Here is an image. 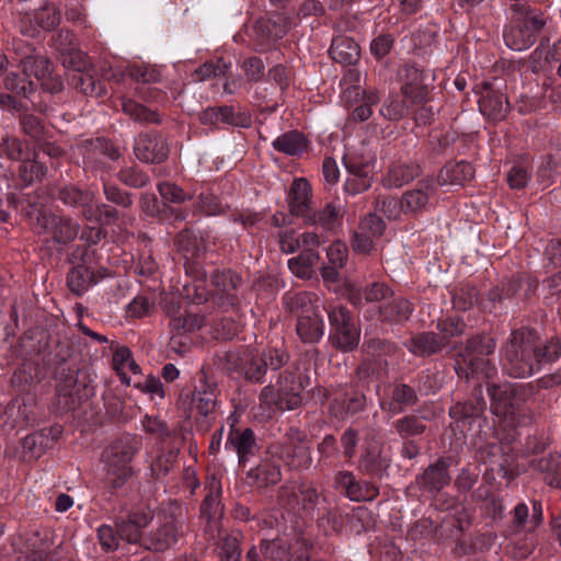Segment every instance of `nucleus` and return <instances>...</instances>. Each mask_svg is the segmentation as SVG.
<instances>
[{
  "label": "nucleus",
  "instance_id": "f257e3e1",
  "mask_svg": "<svg viewBox=\"0 0 561 561\" xmlns=\"http://www.w3.org/2000/svg\"><path fill=\"white\" fill-rule=\"evenodd\" d=\"M496 343L491 336L477 335L469 339L459 352L455 370L459 378L469 380L477 377L486 381V390L491 400V411L511 426H518L524 410L516 398V388L512 383H495L496 365L489 358L494 353Z\"/></svg>",
  "mask_w": 561,
  "mask_h": 561
},
{
  "label": "nucleus",
  "instance_id": "f03ea898",
  "mask_svg": "<svg viewBox=\"0 0 561 561\" xmlns=\"http://www.w3.org/2000/svg\"><path fill=\"white\" fill-rule=\"evenodd\" d=\"M561 355L558 339L541 342L533 330H515L504 347V370L514 378H527Z\"/></svg>",
  "mask_w": 561,
  "mask_h": 561
},
{
  "label": "nucleus",
  "instance_id": "7ed1b4c3",
  "mask_svg": "<svg viewBox=\"0 0 561 561\" xmlns=\"http://www.w3.org/2000/svg\"><path fill=\"white\" fill-rule=\"evenodd\" d=\"M314 295L297 293L286 298L290 310L300 311L297 319L296 331L305 343H318L324 334V322L317 307L312 305Z\"/></svg>",
  "mask_w": 561,
  "mask_h": 561
},
{
  "label": "nucleus",
  "instance_id": "20e7f679",
  "mask_svg": "<svg viewBox=\"0 0 561 561\" xmlns=\"http://www.w3.org/2000/svg\"><path fill=\"white\" fill-rule=\"evenodd\" d=\"M409 81L402 85L403 100L399 95H390L380 108V114L389 121H399L409 114L411 106L423 103L427 99V89L422 81L423 73L417 69L408 70Z\"/></svg>",
  "mask_w": 561,
  "mask_h": 561
},
{
  "label": "nucleus",
  "instance_id": "39448f33",
  "mask_svg": "<svg viewBox=\"0 0 561 561\" xmlns=\"http://www.w3.org/2000/svg\"><path fill=\"white\" fill-rule=\"evenodd\" d=\"M135 448L128 440H115L103 453L106 481L111 491L122 488L131 477L130 461Z\"/></svg>",
  "mask_w": 561,
  "mask_h": 561
},
{
  "label": "nucleus",
  "instance_id": "423d86ee",
  "mask_svg": "<svg viewBox=\"0 0 561 561\" xmlns=\"http://www.w3.org/2000/svg\"><path fill=\"white\" fill-rule=\"evenodd\" d=\"M545 23L543 15L540 12L527 11L520 13L504 31L505 45L516 51L528 49L535 44L537 34Z\"/></svg>",
  "mask_w": 561,
  "mask_h": 561
},
{
  "label": "nucleus",
  "instance_id": "0eeeda50",
  "mask_svg": "<svg viewBox=\"0 0 561 561\" xmlns=\"http://www.w3.org/2000/svg\"><path fill=\"white\" fill-rule=\"evenodd\" d=\"M287 362L288 355L282 350L270 348L262 354L251 351L241 358L240 370L248 380L263 383L267 369L278 370Z\"/></svg>",
  "mask_w": 561,
  "mask_h": 561
},
{
  "label": "nucleus",
  "instance_id": "6e6552de",
  "mask_svg": "<svg viewBox=\"0 0 561 561\" xmlns=\"http://www.w3.org/2000/svg\"><path fill=\"white\" fill-rule=\"evenodd\" d=\"M277 455L291 469L305 470L312 463L310 442L297 428H289L278 444Z\"/></svg>",
  "mask_w": 561,
  "mask_h": 561
},
{
  "label": "nucleus",
  "instance_id": "1a4fd4ad",
  "mask_svg": "<svg viewBox=\"0 0 561 561\" xmlns=\"http://www.w3.org/2000/svg\"><path fill=\"white\" fill-rule=\"evenodd\" d=\"M35 229L45 241L65 245L77 238L80 225L70 217L44 211L37 215Z\"/></svg>",
  "mask_w": 561,
  "mask_h": 561
},
{
  "label": "nucleus",
  "instance_id": "9d476101",
  "mask_svg": "<svg viewBox=\"0 0 561 561\" xmlns=\"http://www.w3.org/2000/svg\"><path fill=\"white\" fill-rule=\"evenodd\" d=\"M328 316L332 327L330 339L333 345L344 352L354 350L359 343L360 333L350 310L341 305L333 306Z\"/></svg>",
  "mask_w": 561,
  "mask_h": 561
},
{
  "label": "nucleus",
  "instance_id": "9b49d317",
  "mask_svg": "<svg viewBox=\"0 0 561 561\" xmlns=\"http://www.w3.org/2000/svg\"><path fill=\"white\" fill-rule=\"evenodd\" d=\"M93 252L85 250L81 255V262L75 265L68 273L67 285L77 296L83 295L91 286L96 285L106 277V270H94L91 265Z\"/></svg>",
  "mask_w": 561,
  "mask_h": 561
},
{
  "label": "nucleus",
  "instance_id": "f8f14e48",
  "mask_svg": "<svg viewBox=\"0 0 561 561\" xmlns=\"http://www.w3.org/2000/svg\"><path fill=\"white\" fill-rule=\"evenodd\" d=\"M134 152L142 162L161 163L168 158L169 147L161 135L142 133L135 138Z\"/></svg>",
  "mask_w": 561,
  "mask_h": 561
},
{
  "label": "nucleus",
  "instance_id": "ddd939ff",
  "mask_svg": "<svg viewBox=\"0 0 561 561\" xmlns=\"http://www.w3.org/2000/svg\"><path fill=\"white\" fill-rule=\"evenodd\" d=\"M153 515L147 507L134 510L124 518H117L115 526L121 539L128 543H137L141 539L142 529L148 526Z\"/></svg>",
  "mask_w": 561,
  "mask_h": 561
},
{
  "label": "nucleus",
  "instance_id": "4468645a",
  "mask_svg": "<svg viewBox=\"0 0 561 561\" xmlns=\"http://www.w3.org/2000/svg\"><path fill=\"white\" fill-rule=\"evenodd\" d=\"M389 467V459L382 455V445L375 438L366 439L359 458V469L380 477Z\"/></svg>",
  "mask_w": 561,
  "mask_h": 561
},
{
  "label": "nucleus",
  "instance_id": "2eb2a0df",
  "mask_svg": "<svg viewBox=\"0 0 561 561\" xmlns=\"http://www.w3.org/2000/svg\"><path fill=\"white\" fill-rule=\"evenodd\" d=\"M309 385V379L297 376L295 371L289 368L284 369L278 374L276 386L280 389L283 394L287 397V403L289 409H297L301 402V392Z\"/></svg>",
  "mask_w": 561,
  "mask_h": 561
},
{
  "label": "nucleus",
  "instance_id": "dca6fc26",
  "mask_svg": "<svg viewBox=\"0 0 561 561\" xmlns=\"http://www.w3.org/2000/svg\"><path fill=\"white\" fill-rule=\"evenodd\" d=\"M435 192L436 183L433 179L426 178L420 181L414 188L407 191L402 196L405 214H417L426 210Z\"/></svg>",
  "mask_w": 561,
  "mask_h": 561
},
{
  "label": "nucleus",
  "instance_id": "f3484780",
  "mask_svg": "<svg viewBox=\"0 0 561 561\" xmlns=\"http://www.w3.org/2000/svg\"><path fill=\"white\" fill-rule=\"evenodd\" d=\"M479 108L484 116L499 121L505 117L508 111V101L499 89L485 83L479 99Z\"/></svg>",
  "mask_w": 561,
  "mask_h": 561
},
{
  "label": "nucleus",
  "instance_id": "a211bd4d",
  "mask_svg": "<svg viewBox=\"0 0 561 561\" xmlns=\"http://www.w3.org/2000/svg\"><path fill=\"white\" fill-rule=\"evenodd\" d=\"M343 163L352 178L347 179L345 187L352 194L360 193L370 187L373 171L371 163L366 161L357 163L352 154L343 156Z\"/></svg>",
  "mask_w": 561,
  "mask_h": 561
},
{
  "label": "nucleus",
  "instance_id": "6ab92c4d",
  "mask_svg": "<svg viewBox=\"0 0 561 561\" xmlns=\"http://www.w3.org/2000/svg\"><path fill=\"white\" fill-rule=\"evenodd\" d=\"M389 389L390 399L380 398L379 407L391 415L402 412L405 407L412 405L416 401V392L405 383H394Z\"/></svg>",
  "mask_w": 561,
  "mask_h": 561
},
{
  "label": "nucleus",
  "instance_id": "aec40b11",
  "mask_svg": "<svg viewBox=\"0 0 561 561\" xmlns=\"http://www.w3.org/2000/svg\"><path fill=\"white\" fill-rule=\"evenodd\" d=\"M311 185L304 179H295L288 194V206L293 215L308 217L310 207Z\"/></svg>",
  "mask_w": 561,
  "mask_h": 561
},
{
  "label": "nucleus",
  "instance_id": "412c9836",
  "mask_svg": "<svg viewBox=\"0 0 561 561\" xmlns=\"http://www.w3.org/2000/svg\"><path fill=\"white\" fill-rule=\"evenodd\" d=\"M226 446H230L237 453L240 462H245L257 448L254 432L250 427L231 430Z\"/></svg>",
  "mask_w": 561,
  "mask_h": 561
},
{
  "label": "nucleus",
  "instance_id": "4be33fe9",
  "mask_svg": "<svg viewBox=\"0 0 561 561\" xmlns=\"http://www.w3.org/2000/svg\"><path fill=\"white\" fill-rule=\"evenodd\" d=\"M287 397L280 389L273 385L265 386L259 394V409L262 419H270L276 410H290L287 405Z\"/></svg>",
  "mask_w": 561,
  "mask_h": 561
},
{
  "label": "nucleus",
  "instance_id": "5701e85b",
  "mask_svg": "<svg viewBox=\"0 0 561 561\" xmlns=\"http://www.w3.org/2000/svg\"><path fill=\"white\" fill-rule=\"evenodd\" d=\"M474 175V169L471 163L460 161L457 163H447L437 176V183L440 186L463 185Z\"/></svg>",
  "mask_w": 561,
  "mask_h": 561
},
{
  "label": "nucleus",
  "instance_id": "b1692460",
  "mask_svg": "<svg viewBox=\"0 0 561 561\" xmlns=\"http://www.w3.org/2000/svg\"><path fill=\"white\" fill-rule=\"evenodd\" d=\"M178 527L173 519L168 518L158 528L151 530L147 538V548L154 551H164L176 542Z\"/></svg>",
  "mask_w": 561,
  "mask_h": 561
},
{
  "label": "nucleus",
  "instance_id": "393cba45",
  "mask_svg": "<svg viewBox=\"0 0 561 561\" xmlns=\"http://www.w3.org/2000/svg\"><path fill=\"white\" fill-rule=\"evenodd\" d=\"M448 465L444 459L437 460L434 465L428 466L426 470L417 478L421 488L428 491H439L450 482L447 471Z\"/></svg>",
  "mask_w": 561,
  "mask_h": 561
},
{
  "label": "nucleus",
  "instance_id": "a878e982",
  "mask_svg": "<svg viewBox=\"0 0 561 561\" xmlns=\"http://www.w3.org/2000/svg\"><path fill=\"white\" fill-rule=\"evenodd\" d=\"M34 19L36 21L35 26L27 25L31 19L25 18L22 20L21 32L24 35L34 37L38 33L39 27L47 31L56 27L60 22V14L55 7H45L34 14Z\"/></svg>",
  "mask_w": 561,
  "mask_h": 561
},
{
  "label": "nucleus",
  "instance_id": "bb28decb",
  "mask_svg": "<svg viewBox=\"0 0 561 561\" xmlns=\"http://www.w3.org/2000/svg\"><path fill=\"white\" fill-rule=\"evenodd\" d=\"M404 345L414 355L428 356L439 352L446 345V342L439 340L436 334L426 332L411 337Z\"/></svg>",
  "mask_w": 561,
  "mask_h": 561
},
{
  "label": "nucleus",
  "instance_id": "cd10ccee",
  "mask_svg": "<svg viewBox=\"0 0 561 561\" xmlns=\"http://www.w3.org/2000/svg\"><path fill=\"white\" fill-rule=\"evenodd\" d=\"M332 59L340 64L353 65L359 59L358 44L348 37H337L332 41L330 47Z\"/></svg>",
  "mask_w": 561,
  "mask_h": 561
},
{
  "label": "nucleus",
  "instance_id": "c85d7f7f",
  "mask_svg": "<svg viewBox=\"0 0 561 561\" xmlns=\"http://www.w3.org/2000/svg\"><path fill=\"white\" fill-rule=\"evenodd\" d=\"M344 207L341 204L328 203L322 209L307 217L311 225H320L325 230H334L341 225Z\"/></svg>",
  "mask_w": 561,
  "mask_h": 561
},
{
  "label": "nucleus",
  "instance_id": "c756f323",
  "mask_svg": "<svg viewBox=\"0 0 561 561\" xmlns=\"http://www.w3.org/2000/svg\"><path fill=\"white\" fill-rule=\"evenodd\" d=\"M392 296V290L385 283H373L367 286L363 291L352 288L350 291V300L354 306H363V300L366 302H377L387 300Z\"/></svg>",
  "mask_w": 561,
  "mask_h": 561
},
{
  "label": "nucleus",
  "instance_id": "7c9ffc66",
  "mask_svg": "<svg viewBox=\"0 0 561 561\" xmlns=\"http://www.w3.org/2000/svg\"><path fill=\"white\" fill-rule=\"evenodd\" d=\"M421 174V168L416 163H401L392 165L383 179L388 187H401Z\"/></svg>",
  "mask_w": 561,
  "mask_h": 561
},
{
  "label": "nucleus",
  "instance_id": "2f4dec72",
  "mask_svg": "<svg viewBox=\"0 0 561 561\" xmlns=\"http://www.w3.org/2000/svg\"><path fill=\"white\" fill-rule=\"evenodd\" d=\"M193 404L202 416L208 417L213 414L217 407L215 386L207 381H203L194 392Z\"/></svg>",
  "mask_w": 561,
  "mask_h": 561
},
{
  "label": "nucleus",
  "instance_id": "473e14b6",
  "mask_svg": "<svg viewBox=\"0 0 561 561\" xmlns=\"http://www.w3.org/2000/svg\"><path fill=\"white\" fill-rule=\"evenodd\" d=\"M287 28V21L279 15L275 16V19L260 20L255 25V31L261 33L262 45H268L282 38L286 34Z\"/></svg>",
  "mask_w": 561,
  "mask_h": 561
},
{
  "label": "nucleus",
  "instance_id": "72a5a7b5",
  "mask_svg": "<svg viewBox=\"0 0 561 561\" xmlns=\"http://www.w3.org/2000/svg\"><path fill=\"white\" fill-rule=\"evenodd\" d=\"M272 146L275 150L288 154L299 156L307 147V141L302 134L297 130L287 131L276 137L272 141Z\"/></svg>",
  "mask_w": 561,
  "mask_h": 561
},
{
  "label": "nucleus",
  "instance_id": "f704fd0d",
  "mask_svg": "<svg viewBox=\"0 0 561 561\" xmlns=\"http://www.w3.org/2000/svg\"><path fill=\"white\" fill-rule=\"evenodd\" d=\"M123 112L140 124H160V114L152 108H148L130 99L122 101Z\"/></svg>",
  "mask_w": 561,
  "mask_h": 561
},
{
  "label": "nucleus",
  "instance_id": "c9c22d12",
  "mask_svg": "<svg viewBox=\"0 0 561 561\" xmlns=\"http://www.w3.org/2000/svg\"><path fill=\"white\" fill-rule=\"evenodd\" d=\"M21 67L28 79L33 76L36 80H43L50 75L49 60L38 53L36 55H25L21 59Z\"/></svg>",
  "mask_w": 561,
  "mask_h": 561
},
{
  "label": "nucleus",
  "instance_id": "e433bc0d",
  "mask_svg": "<svg viewBox=\"0 0 561 561\" xmlns=\"http://www.w3.org/2000/svg\"><path fill=\"white\" fill-rule=\"evenodd\" d=\"M261 550L273 561H302V554L294 558L284 539L262 540Z\"/></svg>",
  "mask_w": 561,
  "mask_h": 561
},
{
  "label": "nucleus",
  "instance_id": "4c0bfd02",
  "mask_svg": "<svg viewBox=\"0 0 561 561\" xmlns=\"http://www.w3.org/2000/svg\"><path fill=\"white\" fill-rule=\"evenodd\" d=\"M413 311L412 304L401 297L392 299L385 306L380 307L381 316L389 321L401 322L409 319Z\"/></svg>",
  "mask_w": 561,
  "mask_h": 561
},
{
  "label": "nucleus",
  "instance_id": "58836bf2",
  "mask_svg": "<svg viewBox=\"0 0 561 561\" xmlns=\"http://www.w3.org/2000/svg\"><path fill=\"white\" fill-rule=\"evenodd\" d=\"M319 261V254L314 253H299L298 256L288 260V268L291 273L304 279H309L313 275V268Z\"/></svg>",
  "mask_w": 561,
  "mask_h": 561
},
{
  "label": "nucleus",
  "instance_id": "ea45409f",
  "mask_svg": "<svg viewBox=\"0 0 561 561\" xmlns=\"http://www.w3.org/2000/svg\"><path fill=\"white\" fill-rule=\"evenodd\" d=\"M249 477L257 482L259 486L276 484L282 479L280 469L277 465L264 461L256 468L249 471Z\"/></svg>",
  "mask_w": 561,
  "mask_h": 561
},
{
  "label": "nucleus",
  "instance_id": "a19ab883",
  "mask_svg": "<svg viewBox=\"0 0 561 561\" xmlns=\"http://www.w3.org/2000/svg\"><path fill=\"white\" fill-rule=\"evenodd\" d=\"M28 415L25 408L16 398L12 400L5 408H0V427H14L27 421Z\"/></svg>",
  "mask_w": 561,
  "mask_h": 561
},
{
  "label": "nucleus",
  "instance_id": "79ce46f5",
  "mask_svg": "<svg viewBox=\"0 0 561 561\" xmlns=\"http://www.w3.org/2000/svg\"><path fill=\"white\" fill-rule=\"evenodd\" d=\"M220 494V483L214 480L210 484V492L206 495L201 506V514L208 522L215 520L221 514Z\"/></svg>",
  "mask_w": 561,
  "mask_h": 561
},
{
  "label": "nucleus",
  "instance_id": "37998d69",
  "mask_svg": "<svg viewBox=\"0 0 561 561\" xmlns=\"http://www.w3.org/2000/svg\"><path fill=\"white\" fill-rule=\"evenodd\" d=\"M376 209L382 213L388 219H399L405 213L403 199L393 196H381L376 202Z\"/></svg>",
  "mask_w": 561,
  "mask_h": 561
},
{
  "label": "nucleus",
  "instance_id": "c03bdc74",
  "mask_svg": "<svg viewBox=\"0 0 561 561\" xmlns=\"http://www.w3.org/2000/svg\"><path fill=\"white\" fill-rule=\"evenodd\" d=\"M485 400L482 396L481 387L474 389V401L465 402L461 407L456 405L450 409V414L456 415L458 412H461L463 417H473L478 416L485 409Z\"/></svg>",
  "mask_w": 561,
  "mask_h": 561
},
{
  "label": "nucleus",
  "instance_id": "a18cd8bd",
  "mask_svg": "<svg viewBox=\"0 0 561 561\" xmlns=\"http://www.w3.org/2000/svg\"><path fill=\"white\" fill-rule=\"evenodd\" d=\"M318 522L325 534H339L344 525V515L340 510L330 508L318 517Z\"/></svg>",
  "mask_w": 561,
  "mask_h": 561
},
{
  "label": "nucleus",
  "instance_id": "49530a36",
  "mask_svg": "<svg viewBox=\"0 0 561 561\" xmlns=\"http://www.w3.org/2000/svg\"><path fill=\"white\" fill-rule=\"evenodd\" d=\"M58 197L65 205L68 206L85 205L93 199V195L90 192H83L72 185L60 188Z\"/></svg>",
  "mask_w": 561,
  "mask_h": 561
},
{
  "label": "nucleus",
  "instance_id": "de8ad7c7",
  "mask_svg": "<svg viewBox=\"0 0 561 561\" xmlns=\"http://www.w3.org/2000/svg\"><path fill=\"white\" fill-rule=\"evenodd\" d=\"M117 176L122 183L134 188H141L149 183V176L138 167H125Z\"/></svg>",
  "mask_w": 561,
  "mask_h": 561
},
{
  "label": "nucleus",
  "instance_id": "09e8293b",
  "mask_svg": "<svg viewBox=\"0 0 561 561\" xmlns=\"http://www.w3.org/2000/svg\"><path fill=\"white\" fill-rule=\"evenodd\" d=\"M158 192L165 202L174 204H182L185 201L193 198L192 193L185 192L176 184L170 182L160 183L158 185Z\"/></svg>",
  "mask_w": 561,
  "mask_h": 561
},
{
  "label": "nucleus",
  "instance_id": "8fccbe9b",
  "mask_svg": "<svg viewBox=\"0 0 561 561\" xmlns=\"http://www.w3.org/2000/svg\"><path fill=\"white\" fill-rule=\"evenodd\" d=\"M4 87L8 90L15 92L16 94H22L26 96L34 89V82L28 79L27 76L23 72V75H19L14 71H11L7 75L4 79Z\"/></svg>",
  "mask_w": 561,
  "mask_h": 561
},
{
  "label": "nucleus",
  "instance_id": "3c124183",
  "mask_svg": "<svg viewBox=\"0 0 561 561\" xmlns=\"http://www.w3.org/2000/svg\"><path fill=\"white\" fill-rule=\"evenodd\" d=\"M221 123L240 127L249 128L252 124L251 115L247 111H234L232 106H222Z\"/></svg>",
  "mask_w": 561,
  "mask_h": 561
},
{
  "label": "nucleus",
  "instance_id": "603ef678",
  "mask_svg": "<svg viewBox=\"0 0 561 561\" xmlns=\"http://www.w3.org/2000/svg\"><path fill=\"white\" fill-rule=\"evenodd\" d=\"M73 80L76 82V88L85 95H94L99 98L106 93L104 87L90 75L79 73L73 77Z\"/></svg>",
  "mask_w": 561,
  "mask_h": 561
},
{
  "label": "nucleus",
  "instance_id": "864d4df0",
  "mask_svg": "<svg viewBox=\"0 0 561 561\" xmlns=\"http://www.w3.org/2000/svg\"><path fill=\"white\" fill-rule=\"evenodd\" d=\"M126 73L137 82L149 83L160 80L159 71L146 65H130L126 68Z\"/></svg>",
  "mask_w": 561,
  "mask_h": 561
},
{
  "label": "nucleus",
  "instance_id": "5fc2aeb1",
  "mask_svg": "<svg viewBox=\"0 0 561 561\" xmlns=\"http://www.w3.org/2000/svg\"><path fill=\"white\" fill-rule=\"evenodd\" d=\"M506 179L511 188H524L530 180V172L528 165L522 163L513 165L510 172L507 173Z\"/></svg>",
  "mask_w": 561,
  "mask_h": 561
},
{
  "label": "nucleus",
  "instance_id": "6e6d98bb",
  "mask_svg": "<svg viewBox=\"0 0 561 561\" xmlns=\"http://www.w3.org/2000/svg\"><path fill=\"white\" fill-rule=\"evenodd\" d=\"M378 494L379 491L374 484L356 481L353 489L350 490L347 497L355 502L373 501Z\"/></svg>",
  "mask_w": 561,
  "mask_h": 561
},
{
  "label": "nucleus",
  "instance_id": "4d7b16f0",
  "mask_svg": "<svg viewBox=\"0 0 561 561\" xmlns=\"http://www.w3.org/2000/svg\"><path fill=\"white\" fill-rule=\"evenodd\" d=\"M45 174L44 165L36 160L23 161L20 165L21 179L26 184H32L36 180H39Z\"/></svg>",
  "mask_w": 561,
  "mask_h": 561
},
{
  "label": "nucleus",
  "instance_id": "13d9d810",
  "mask_svg": "<svg viewBox=\"0 0 561 561\" xmlns=\"http://www.w3.org/2000/svg\"><path fill=\"white\" fill-rule=\"evenodd\" d=\"M241 278L231 271L216 272L211 276V283L221 291H230L240 285Z\"/></svg>",
  "mask_w": 561,
  "mask_h": 561
},
{
  "label": "nucleus",
  "instance_id": "bf43d9fd",
  "mask_svg": "<svg viewBox=\"0 0 561 561\" xmlns=\"http://www.w3.org/2000/svg\"><path fill=\"white\" fill-rule=\"evenodd\" d=\"M299 499L302 508L308 513H313L316 508L320 511V506L324 502V499H322L317 490L312 486L300 488Z\"/></svg>",
  "mask_w": 561,
  "mask_h": 561
},
{
  "label": "nucleus",
  "instance_id": "052dcab7",
  "mask_svg": "<svg viewBox=\"0 0 561 561\" xmlns=\"http://www.w3.org/2000/svg\"><path fill=\"white\" fill-rule=\"evenodd\" d=\"M394 427L401 437H409L423 433L424 425L414 416H405L394 423Z\"/></svg>",
  "mask_w": 561,
  "mask_h": 561
},
{
  "label": "nucleus",
  "instance_id": "680f3d73",
  "mask_svg": "<svg viewBox=\"0 0 561 561\" xmlns=\"http://www.w3.org/2000/svg\"><path fill=\"white\" fill-rule=\"evenodd\" d=\"M117 530L110 525H101L98 528V539L102 549L106 552L115 551L118 548Z\"/></svg>",
  "mask_w": 561,
  "mask_h": 561
},
{
  "label": "nucleus",
  "instance_id": "e2e57ef3",
  "mask_svg": "<svg viewBox=\"0 0 561 561\" xmlns=\"http://www.w3.org/2000/svg\"><path fill=\"white\" fill-rule=\"evenodd\" d=\"M386 225L376 214H368L359 224L358 229L378 239L382 236Z\"/></svg>",
  "mask_w": 561,
  "mask_h": 561
},
{
  "label": "nucleus",
  "instance_id": "0e129e2a",
  "mask_svg": "<svg viewBox=\"0 0 561 561\" xmlns=\"http://www.w3.org/2000/svg\"><path fill=\"white\" fill-rule=\"evenodd\" d=\"M394 38L390 34H380L370 43V51L377 58L386 57L392 49Z\"/></svg>",
  "mask_w": 561,
  "mask_h": 561
},
{
  "label": "nucleus",
  "instance_id": "69168bd1",
  "mask_svg": "<svg viewBox=\"0 0 561 561\" xmlns=\"http://www.w3.org/2000/svg\"><path fill=\"white\" fill-rule=\"evenodd\" d=\"M196 209L201 214H204L206 216H213L221 211V205L215 195L202 193L198 196Z\"/></svg>",
  "mask_w": 561,
  "mask_h": 561
},
{
  "label": "nucleus",
  "instance_id": "338daca9",
  "mask_svg": "<svg viewBox=\"0 0 561 561\" xmlns=\"http://www.w3.org/2000/svg\"><path fill=\"white\" fill-rule=\"evenodd\" d=\"M104 195L108 202H112L124 208H128L133 204L130 194L112 184H104Z\"/></svg>",
  "mask_w": 561,
  "mask_h": 561
},
{
  "label": "nucleus",
  "instance_id": "774afa93",
  "mask_svg": "<svg viewBox=\"0 0 561 561\" xmlns=\"http://www.w3.org/2000/svg\"><path fill=\"white\" fill-rule=\"evenodd\" d=\"M242 70L249 81L256 82L264 75V64L259 57H250L241 65Z\"/></svg>",
  "mask_w": 561,
  "mask_h": 561
}]
</instances>
